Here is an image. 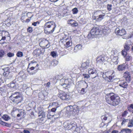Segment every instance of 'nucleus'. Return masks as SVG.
Listing matches in <instances>:
<instances>
[{
	"label": "nucleus",
	"instance_id": "nucleus-14",
	"mask_svg": "<svg viewBox=\"0 0 133 133\" xmlns=\"http://www.w3.org/2000/svg\"><path fill=\"white\" fill-rule=\"evenodd\" d=\"M66 42V44L65 45V46L67 48H68L72 45V43L71 40L69 38H66L65 39L64 41H65Z\"/></svg>",
	"mask_w": 133,
	"mask_h": 133
},
{
	"label": "nucleus",
	"instance_id": "nucleus-18",
	"mask_svg": "<svg viewBox=\"0 0 133 133\" xmlns=\"http://www.w3.org/2000/svg\"><path fill=\"white\" fill-rule=\"evenodd\" d=\"M131 130L129 129H122L119 133H131Z\"/></svg>",
	"mask_w": 133,
	"mask_h": 133
},
{
	"label": "nucleus",
	"instance_id": "nucleus-52",
	"mask_svg": "<svg viewBox=\"0 0 133 133\" xmlns=\"http://www.w3.org/2000/svg\"><path fill=\"white\" fill-rule=\"evenodd\" d=\"M131 108L133 109V104H130V105L129 107L128 108L129 110V109Z\"/></svg>",
	"mask_w": 133,
	"mask_h": 133
},
{
	"label": "nucleus",
	"instance_id": "nucleus-41",
	"mask_svg": "<svg viewBox=\"0 0 133 133\" xmlns=\"http://www.w3.org/2000/svg\"><path fill=\"white\" fill-rule=\"evenodd\" d=\"M78 25V24L75 21H74V22L71 25L72 26H77Z\"/></svg>",
	"mask_w": 133,
	"mask_h": 133
},
{
	"label": "nucleus",
	"instance_id": "nucleus-43",
	"mask_svg": "<svg viewBox=\"0 0 133 133\" xmlns=\"http://www.w3.org/2000/svg\"><path fill=\"white\" fill-rule=\"evenodd\" d=\"M118 58L117 57H114L113 59H112L113 62H117V61L118 60Z\"/></svg>",
	"mask_w": 133,
	"mask_h": 133
},
{
	"label": "nucleus",
	"instance_id": "nucleus-39",
	"mask_svg": "<svg viewBox=\"0 0 133 133\" xmlns=\"http://www.w3.org/2000/svg\"><path fill=\"white\" fill-rule=\"evenodd\" d=\"M71 80L70 79H65V83L66 84H70V86L71 85V83L69 82V80Z\"/></svg>",
	"mask_w": 133,
	"mask_h": 133
},
{
	"label": "nucleus",
	"instance_id": "nucleus-51",
	"mask_svg": "<svg viewBox=\"0 0 133 133\" xmlns=\"http://www.w3.org/2000/svg\"><path fill=\"white\" fill-rule=\"evenodd\" d=\"M102 76L103 78L105 79H107V76L105 75V72L103 73Z\"/></svg>",
	"mask_w": 133,
	"mask_h": 133
},
{
	"label": "nucleus",
	"instance_id": "nucleus-3",
	"mask_svg": "<svg viewBox=\"0 0 133 133\" xmlns=\"http://www.w3.org/2000/svg\"><path fill=\"white\" fill-rule=\"evenodd\" d=\"M9 98L14 103L17 104L23 100L22 94L19 92H16L12 94Z\"/></svg>",
	"mask_w": 133,
	"mask_h": 133
},
{
	"label": "nucleus",
	"instance_id": "nucleus-48",
	"mask_svg": "<svg viewBox=\"0 0 133 133\" xmlns=\"http://www.w3.org/2000/svg\"><path fill=\"white\" fill-rule=\"evenodd\" d=\"M51 112H48V113L47 115V117L48 119H49L50 118V117H49V116H52V115H51Z\"/></svg>",
	"mask_w": 133,
	"mask_h": 133
},
{
	"label": "nucleus",
	"instance_id": "nucleus-26",
	"mask_svg": "<svg viewBox=\"0 0 133 133\" xmlns=\"http://www.w3.org/2000/svg\"><path fill=\"white\" fill-rule=\"evenodd\" d=\"M133 121L132 120H130L129 121L128 123V127H131L133 126Z\"/></svg>",
	"mask_w": 133,
	"mask_h": 133
},
{
	"label": "nucleus",
	"instance_id": "nucleus-4",
	"mask_svg": "<svg viewBox=\"0 0 133 133\" xmlns=\"http://www.w3.org/2000/svg\"><path fill=\"white\" fill-rule=\"evenodd\" d=\"M102 31L101 30L98 26L93 27L91 30L90 33L88 35V38L89 39H91L96 37L97 35L101 34Z\"/></svg>",
	"mask_w": 133,
	"mask_h": 133
},
{
	"label": "nucleus",
	"instance_id": "nucleus-19",
	"mask_svg": "<svg viewBox=\"0 0 133 133\" xmlns=\"http://www.w3.org/2000/svg\"><path fill=\"white\" fill-rule=\"evenodd\" d=\"M41 53V51L40 49L38 48L36 49L33 52V54L35 55L39 56Z\"/></svg>",
	"mask_w": 133,
	"mask_h": 133
},
{
	"label": "nucleus",
	"instance_id": "nucleus-36",
	"mask_svg": "<svg viewBox=\"0 0 133 133\" xmlns=\"http://www.w3.org/2000/svg\"><path fill=\"white\" fill-rule=\"evenodd\" d=\"M40 23V22L37 21L36 22H34L32 23V25L34 26H36L37 25V24L38 25Z\"/></svg>",
	"mask_w": 133,
	"mask_h": 133
},
{
	"label": "nucleus",
	"instance_id": "nucleus-2",
	"mask_svg": "<svg viewBox=\"0 0 133 133\" xmlns=\"http://www.w3.org/2000/svg\"><path fill=\"white\" fill-rule=\"evenodd\" d=\"M55 27V24L54 22L52 21H48L44 25V32L46 34H52L54 31Z\"/></svg>",
	"mask_w": 133,
	"mask_h": 133
},
{
	"label": "nucleus",
	"instance_id": "nucleus-38",
	"mask_svg": "<svg viewBox=\"0 0 133 133\" xmlns=\"http://www.w3.org/2000/svg\"><path fill=\"white\" fill-rule=\"evenodd\" d=\"M83 75L84 77V78H88L90 77V76L89 75L85 74H83Z\"/></svg>",
	"mask_w": 133,
	"mask_h": 133
},
{
	"label": "nucleus",
	"instance_id": "nucleus-45",
	"mask_svg": "<svg viewBox=\"0 0 133 133\" xmlns=\"http://www.w3.org/2000/svg\"><path fill=\"white\" fill-rule=\"evenodd\" d=\"M128 113V112L127 111H125L122 114V116L123 117H125Z\"/></svg>",
	"mask_w": 133,
	"mask_h": 133
},
{
	"label": "nucleus",
	"instance_id": "nucleus-34",
	"mask_svg": "<svg viewBox=\"0 0 133 133\" xmlns=\"http://www.w3.org/2000/svg\"><path fill=\"white\" fill-rule=\"evenodd\" d=\"M32 31L33 30L32 29V28L31 27H29L27 29V31L29 33H31L32 32Z\"/></svg>",
	"mask_w": 133,
	"mask_h": 133
},
{
	"label": "nucleus",
	"instance_id": "nucleus-60",
	"mask_svg": "<svg viewBox=\"0 0 133 133\" xmlns=\"http://www.w3.org/2000/svg\"><path fill=\"white\" fill-rule=\"evenodd\" d=\"M51 2H57L58 0H49Z\"/></svg>",
	"mask_w": 133,
	"mask_h": 133
},
{
	"label": "nucleus",
	"instance_id": "nucleus-5",
	"mask_svg": "<svg viewBox=\"0 0 133 133\" xmlns=\"http://www.w3.org/2000/svg\"><path fill=\"white\" fill-rule=\"evenodd\" d=\"M9 33L7 31H0V43L1 44L5 43L6 42H5L6 38L9 37L10 39V37Z\"/></svg>",
	"mask_w": 133,
	"mask_h": 133
},
{
	"label": "nucleus",
	"instance_id": "nucleus-30",
	"mask_svg": "<svg viewBox=\"0 0 133 133\" xmlns=\"http://www.w3.org/2000/svg\"><path fill=\"white\" fill-rule=\"evenodd\" d=\"M51 55L54 57H56V53L54 51H52L51 52Z\"/></svg>",
	"mask_w": 133,
	"mask_h": 133
},
{
	"label": "nucleus",
	"instance_id": "nucleus-20",
	"mask_svg": "<svg viewBox=\"0 0 133 133\" xmlns=\"http://www.w3.org/2000/svg\"><path fill=\"white\" fill-rule=\"evenodd\" d=\"M38 114L39 117L42 116L41 117V118H45V112L42 111H39L38 113Z\"/></svg>",
	"mask_w": 133,
	"mask_h": 133
},
{
	"label": "nucleus",
	"instance_id": "nucleus-12",
	"mask_svg": "<svg viewBox=\"0 0 133 133\" xmlns=\"http://www.w3.org/2000/svg\"><path fill=\"white\" fill-rule=\"evenodd\" d=\"M118 83L120 86L124 88H126L128 86L127 82L124 80L119 81Z\"/></svg>",
	"mask_w": 133,
	"mask_h": 133
},
{
	"label": "nucleus",
	"instance_id": "nucleus-25",
	"mask_svg": "<svg viewBox=\"0 0 133 133\" xmlns=\"http://www.w3.org/2000/svg\"><path fill=\"white\" fill-rule=\"evenodd\" d=\"M16 55L18 57H22L23 56V54L22 52L19 51L17 53Z\"/></svg>",
	"mask_w": 133,
	"mask_h": 133
},
{
	"label": "nucleus",
	"instance_id": "nucleus-10",
	"mask_svg": "<svg viewBox=\"0 0 133 133\" xmlns=\"http://www.w3.org/2000/svg\"><path fill=\"white\" fill-rule=\"evenodd\" d=\"M115 32L116 35L121 36L123 35L126 34V31L125 29H122L121 30H120L118 28H116Z\"/></svg>",
	"mask_w": 133,
	"mask_h": 133
},
{
	"label": "nucleus",
	"instance_id": "nucleus-11",
	"mask_svg": "<svg viewBox=\"0 0 133 133\" xmlns=\"http://www.w3.org/2000/svg\"><path fill=\"white\" fill-rule=\"evenodd\" d=\"M123 77L125 78V80L128 83H129L131 80L130 74L128 72H125L123 74Z\"/></svg>",
	"mask_w": 133,
	"mask_h": 133
},
{
	"label": "nucleus",
	"instance_id": "nucleus-50",
	"mask_svg": "<svg viewBox=\"0 0 133 133\" xmlns=\"http://www.w3.org/2000/svg\"><path fill=\"white\" fill-rule=\"evenodd\" d=\"M85 89L84 88H82L81 90V93L82 94H84L85 93Z\"/></svg>",
	"mask_w": 133,
	"mask_h": 133
},
{
	"label": "nucleus",
	"instance_id": "nucleus-61",
	"mask_svg": "<svg viewBox=\"0 0 133 133\" xmlns=\"http://www.w3.org/2000/svg\"><path fill=\"white\" fill-rule=\"evenodd\" d=\"M52 63H56V64H58V62L56 60H54L53 61V62Z\"/></svg>",
	"mask_w": 133,
	"mask_h": 133
},
{
	"label": "nucleus",
	"instance_id": "nucleus-6",
	"mask_svg": "<svg viewBox=\"0 0 133 133\" xmlns=\"http://www.w3.org/2000/svg\"><path fill=\"white\" fill-rule=\"evenodd\" d=\"M107 58L106 56L104 55H102L97 58L96 59L97 63L98 64H102L103 62L107 60Z\"/></svg>",
	"mask_w": 133,
	"mask_h": 133
},
{
	"label": "nucleus",
	"instance_id": "nucleus-22",
	"mask_svg": "<svg viewBox=\"0 0 133 133\" xmlns=\"http://www.w3.org/2000/svg\"><path fill=\"white\" fill-rule=\"evenodd\" d=\"M90 77H91L92 79H93L96 77L98 76L97 74L95 71L93 74H91L90 75Z\"/></svg>",
	"mask_w": 133,
	"mask_h": 133
},
{
	"label": "nucleus",
	"instance_id": "nucleus-8",
	"mask_svg": "<svg viewBox=\"0 0 133 133\" xmlns=\"http://www.w3.org/2000/svg\"><path fill=\"white\" fill-rule=\"evenodd\" d=\"M97 13L96 12L95 13L94 15L92 16L93 18L96 21L100 22L103 19L105 15H99L98 16L97 15Z\"/></svg>",
	"mask_w": 133,
	"mask_h": 133
},
{
	"label": "nucleus",
	"instance_id": "nucleus-56",
	"mask_svg": "<svg viewBox=\"0 0 133 133\" xmlns=\"http://www.w3.org/2000/svg\"><path fill=\"white\" fill-rule=\"evenodd\" d=\"M118 131L117 130H114L112 132V133H118Z\"/></svg>",
	"mask_w": 133,
	"mask_h": 133
},
{
	"label": "nucleus",
	"instance_id": "nucleus-58",
	"mask_svg": "<svg viewBox=\"0 0 133 133\" xmlns=\"http://www.w3.org/2000/svg\"><path fill=\"white\" fill-rule=\"evenodd\" d=\"M2 123H1L2 124L4 125H5V126H6V124H7L6 123H5L4 122H2Z\"/></svg>",
	"mask_w": 133,
	"mask_h": 133
},
{
	"label": "nucleus",
	"instance_id": "nucleus-59",
	"mask_svg": "<svg viewBox=\"0 0 133 133\" xmlns=\"http://www.w3.org/2000/svg\"><path fill=\"white\" fill-rule=\"evenodd\" d=\"M31 63L32 64H34L35 63H37V62H36V61H34V60H33V61H31Z\"/></svg>",
	"mask_w": 133,
	"mask_h": 133
},
{
	"label": "nucleus",
	"instance_id": "nucleus-1",
	"mask_svg": "<svg viewBox=\"0 0 133 133\" xmlns=\"http://www.w3.org/2000/svg\"><path fill=\"white\" fill-rule=\"evenodd\" d=\"M105 100L109 104L113 106L118 105L120 102L119 97L114 93H110L105 96Z\"/></svg>",
	"mask_w": 133,
	"mask_h": 133
},
{
	"label": "nucleus",
	"instance_id": "nucleus-7",
	"mask_svg": "<svg viewBox=\"0 0 133 133\" xmlns=\"http://www.w3.org/2000/svg\"><path fill=\"white\" fill-rule=\"evenodd\" d=\"M67 109L68 111L69 110V111H73L75 113H77V111L79 110V108L76 105H68L67 107Z\"/></svg>",
	"mask_w": 133,
	"mask_h": 133
},
{
	"label": "nucleus",
	"instance_id": "nucleus-28",
	"mask_svg": "<svg viewBox=\"0 0 133 133\" xmlns=\"http://www.w3.org/2000/svg\"><path fill=\"white\" fill-rule=\"evenodd\" d=\"M4 72L3 73V75H4V74L5 73H6L7 72H10L9 71V68L8 67H6V68H4L3 69Z\"/></svg>",
	"mask_w": 133,
	"mask_h": 133
},
{
	"label": "nucleus",
	"instance_id": "nucleus-53",
	"mask_svg": "<svg viewBox=\"0 0 133 133\" xmlns=\"http://www.w3.org/2000/svg\"><path fill=\"white\" fill-rule=\"evenodd\" d=\"M56 108H52L51 110V112H55L56 110Z\"/></svg>",
	"mask_w": 133,
	"mask_h": 133
},
{
	"label": "nucleus",
	"instance_id": "nucleus-57",
	"mask_svg": "<svg viewBox=\"0 0 133 133\" xmlns=\"http://www.w3.org/2000/svg\"><path fill=\"white\" fill-rule=\"evenodd\" d=\"M50 82H48L46 84V87H49L50 86Z\"/></svg>",
	"mask_w": 133,
	"mask_h": 133
},
{
	"label": "nucleus",
	"instance_id": "nucleus-33",
	"mask_svg": "<svg viewBox=\"0 0 133 133\" xmlns=\"http://www.w3.org/2000/svg\"><path fill=\"white\" fill-rule=\"evenodd\" d=\"M94 72L93 71V70L92 69H88V72L90 75L93 74Z\"/></svg>",
	"mask_w": 133,
	"mask_h": 133
},
{
	"label": "nucleus",
	"instance_id": "nucleus-29",
	"mask_svg": "<svg viewBox=\"0 0 133 133\" xmlns=\"http://www.w3.org/2000/svg\"><path fill=\"white\" fill-rule=\"evenodd\" d=\"M105 75L107 76V78H108V77H109L110 75H112V74L111 72H110L108 71L106 72H105Z\"/></svg>",
	"mask_w": 133,
	"mask_h": 133
},
{
	"label": "nucleus",
	"instance_id": "nucleus-42",
	"mask_svg": "<svg viewBox=\"0 0 133 133\" xmlns=\"http://www.w3.org/2000/svg\"><path fill=\"white\" fill-rule=\"evenodd\" d=\"M8 56L9 57H11L14 56V54L11 52H9L7 54Z\"/></svg>",
	"mask_w": 133,
	"mask_h": 133
},
{
	"label": "nucleus",
	"instance_id": "nucleus-44",
	"mask_svg": "<svg viewBox=\"0 0 133 133\" xmlns=\"http://www.w3.org/2000/svg\"><path fill=\"white\" fill-rule=\"evenodd\" d=\"M60 83L61 84H63V83H65V79L62 78L60 80Z\"/></svg>",
	"mask_w": 133,
	"mask_h": 133
},
{
	"label": "nucleus",
	"instance_id": "nucleus-24",
	"mask_svg": "<svg viewBox=\"0 0 133 133\" xmlns=\"http://www.w3.org/2000/svg\"><path fill=\"white\" fill-rule=\"evenodd\" d=\"M2 118L6 121H8L10 119V117L7 115H4L2 117Z\"/></svg>",
	"mask_w": 133,
	"mask_h": 133
},
{
	"label": "nucleus",
	"instance_id": "nucleus-55",
	"mask_svg": "<svg viewBox=\"0 0 133 133\" xmlns=\"http://www.w3.org/2000/svg\"><path fill=\"white\" fill-rule=\"evenodd\" d=\"M127 120L128 119H124V120H123L122 122L121 123V124L122 125L124 124L126 122Z\"/></svg>",
	"mask_w": 133,
	"mask_h": 133
},
{
	"label": "nucleus",
	"instance_id": "nucleus-63",
	"mask_svg": "<svg viewBox=\"0 0 133 133\" xmlns=\"http://www.w3.org/2000/svg\"><path fill=\"white\" fill-rule=\"evenodd\" d=\"M103 118V119L105 120H106L107 119V117H106L104 116Z\"/></svg>",
	"mask_w": 133,
	"mask_h": 133
},
{
	"label": "nucleus",
	"instance_id": "nucleus-49",
	"mask_svg": "<svg viewBox=\"0 0 133 133\" xmlns=\"http://www.w3.org/2000/svg\"><path fill=\"white\" fill-rule=\"evenodd\" d=\"M79 50L77 46H76L75 47L74 49V51L75 52H76Z\"/></svg>",
	"mask_w": 133,
	"mask_h": 133
},
{
	"label": "nucleus",
	"instance_id": "nucleus-35",
	"mask_svg": "<svg viewBox=\"0 0 133 133\" xmlns=\"http://www.w3.org/2000/svg\"><path fill=\"white\" fill-rule=\"evenodd\" d=\"M111 75H110L109 77H108V78L109 80H108L109 82H111L113 79V78L114 79V77H113Z\"/></svg>",
	"mask_w": 133,
	"mask_h": 133
},
{
	"label": "nucleus",
	"instance_id": "nucleus-40",
	"mask_svg": "<svg viewBox=\"0 0 133 133\" xmlns=\"http://www.w3.org/2000/svg\"><path fill=\"white\" fill-rule=\"evenodd\" d=\"M74 20L70 19L68 21V24H70L71 25L74 22Z\"/></svg>",
	"mask_w": 133,
	"mask_h": 133
},
{
	"label": "nucleus",
	"instance_id": "nucleus-47",
	"mask_svg": "<svg viewBox=\"0 0 133 133\" xmlns=\"http://www.w3.org/2000/svg\"><path fill=\"white\" fill-rule=\"evenodd\" d=\"M77 47L79 50H80L82 47V46L81 44H78L76 46Z\"/></svg>",
	"mask_w": 133,
	"mask_h": 133
},
{
	"label": "nucleus",
	"instance_id": "nucleus-64",
	"mask_svg": "<svg viewBox=\"0 0 133 133\" xmlns=\"http://www.w3.org/2000/svg\"><path fill=\"white\" fill-rule=\"evenodd\" d=\"M30 21V19H26V22H29Z\"/></svg>",
	"mask_w": 133,
	"mask_h": 133
},
{
	"label": "nucleus",
	"instance_id": "nucleus-31",
	"mask_svg": "<svg viewBox=\"0 0 133 133\" xmlns=\"http://www.w3.org/2000/svg\"><path fill=\"white\" fill-rule=\"evenodd\" d=\"M25 114V113L23 112L22 111H21L17 115V116L18 117H19L21 116L24 115Z\"/></svg>",
	"mask_w": 133,
	"mask_h": 133
},
{
	"label": "nucleus",
	"instance_id": "nucleus-37",
	"mask_svg": "<svg viewBox=\"0 0 133 133\" xmlns=\"http://www.w3.org/2000/svg\"><path fill=\"white\" fill-rule=\"evenodd\" d=\"M112 5L111 4H108L107 5V9L109 11H110L111 10V7Z\"/></svg>",
	"mask_w": 133,
	"mask_h": 133
},
{
	"label": "nucleus",
	"instance_id": "nucleus-32",
	"mask_svg": "<svg viewBox=\"0 0 133 133\" xmlns=\"http://www.w3.org/2000/svg\"><path fill=\"white\" fill-rule=\"evenodd\" d=\"M131 58L132 57L131 56H127L126 57L125 60L126 61H128L131 60Z\"/></svg>",
	"mask_w": 133,
	"mask_h": 133
},
{
	"label": "nucleus",
	"instance_id": "nucleus-62",
	"mask_svg": "<svg viewBox=\"0 0 133 133\" xmlns=\"http://www.w3.org/2000/svg\"><path fill=\"white\" fill-rule=\"evenodd\" d=\"M34 69H35V67H34L33 66H32V67H31L30 68V69L31 70H34Z\"/></svg>",
	"mask_w": 133,
	"mask_h": 133
},
{
	"label": "nucleus",
	"instance_id": "nucleus-15",
	"mask_svg": "<svg viewBox=\"0 0 133 133\" xmlns=\"http://www.w3.org/2000/svg\"><path fill=\"white\" fill-rule=\"evenodd\" d=\"M89 62L88 61H86L82 63L80 69H86L89 66Z\"/></svg>",
	"mask_w": 133,
	"mask_h": 133
},
{
	"label": "nucleus",
	"instance_id": "nucleus-16",
	"mask_svg": "<svg viewBox=\"0 0 133 133\" xmlns=\"http://www.w3.org/2000/svg\"><path fill=\"white\" fill-rule=\"evenodd\" d=\"M6 73L4 74V75L5 77H7V78L8 79H11L12 78L13 74L11 72H6Z\"/></svg>",
	"mask_w": 133,
	"mask_h": 133
},
{
	"label": "nucleus",
	"instance_id": "nucleus-21",
	"mask_svg": "<svg viewBox=\"0 0 133 133\" xmlns=\"http://www.w3.org/2000/svg\"><path fill=\"white\" fill-rule=\"evenodd\" d=\"M65 89L69 88L70 87V84L64 83L61 84Z\"/></svg>",
	"mask_w": 133,
	"mask_h": 133
},
{
	"label": "nucleus",
	"instance_id": "nucleus-54",
	"mask_svg": "<svg viewBox=\"0 0 133 133\" xmlns=\"http://www.w3.org/2000/svg\"><path fill=\"white\" fill-rule=\"evenodd\" d=\"M23 133H30V132L28 130H24L23 131Z\"/></svg>",
	"mask_w": 133,
	"mask_h": 133
},
{
	"label": "nucleus",
	"instance_id": "nucleus-13",
	"mask_svg": "<svg viewBox=\"0 0 133 133\" xmlns=\"http://www.w3.org/2000/svg\"><path fill=\"white\" fill-rule=\"evenodd\" d=\"M130 47L128 45L126 44L124 46V49L122 51V54L125 56L127 54V51L129 50Z\"/></svg>",
	"mask_w": 133,
	"mask_h": 133
},
{
	"label": "nucleus",
	"instance_id": "nucleus-23",
	"mask_svg": "<svg viewBox=\"0 0 133 133\" xmlns=\"http://www.w3.org/2000/svg\"><path fill=\"white\" fill-rule=\"evenodd\" d=\"M10 86L11 88H13L14 89L16 88V85L15 83L14 82V81H12L10 83Z\"/></svg>",
	"mask_w": 133,
	"mask_h": 133
},
{
	"label": "nucleus",
	"instance_id": "nucleus-9",
	"mask_svg": "<svg viewBox=\"0 0 133 133\" xmlns=\"http://www.w3.org/2000/svg\"><path fill=\"white\" fill-rule=\"evenodd\" d=\"M62 93L58 95V96L61 99L63 100H68L70 98V97L66 93L62 92Z\"/></svg>",
	"mask_w": 133,
	"mask_h": 133
},
{
	"label": "nucleus",
	"instance_id": "nucleus-46",
	"mask_svg": "<svg viewBox=\"0 0 133 133\" xmlns=\"http://www.w3.org/2000/svg\"><path fill=\"white\" fill-rule=\"evenodd\" d=\"M4 52L3 51H0V57H2L4 55Z\"/></svg>",
	"mask_w": 133,
	"mask_h": 133
},
{
	"label": "nucleus",
	"instance_id": "nucleus-27",
	"mask_svg": "<svg viewBox=\"0 0 133 133\" xmlns=\"http://www.w3.org/2000/svg\"><path fill=\"white\" fill-rule=\"evenodd\" d=\"M72 11L73 14H76L78 12V10L77 8H75L72 9Z\"/></svg>",
	"mask_w": 133,
	"mask_h": 133
},
{
	"label": "nucleus",
	"instance_id": "nucleus-17",
	"mask_svg": "<svg viewBox=\"0 0 133 133\" xmlns=\"http://www.w3.org/2000/svg\"><path fill=\"white\" fill-rule=\"evenodd\" d=\"M126 69V65L125 64L119 65L117 69L119 71H122Z\"/></svg>",
	"mask_w": 133,
	"mask_h": 133
}]
</instances>
